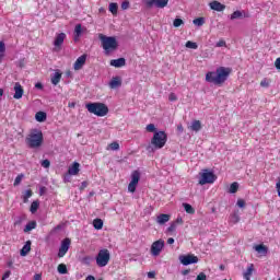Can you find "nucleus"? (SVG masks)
I'll list each match as a JSON object with an SVG mask.
<instances>
[{
	"label": "nucleus",
	"instance_id": "63",
	"mask_svg": "<svg viewBox=\"0 0 280 280\" xmlns=\"http://www.w3.org/2000/svg\"><path fill=\"white\" fill-rule=\"evenodd\" d=\"M85 280H95V277H93V276H88Z\"/></svg>",
	"mask_w": 280,
	"mask_h": 280
},
{
	"label": "nucleus",
	"instance_id": "13",
	"mask_svg": "<svg viewBox=\"0 0 280 280\" xmlns=\"http://www.w3.org/2000/svg\"><path fill=\"white\" fill-rule=\"evenodd\" d=\"M84 65H86V55H82L75 60L73 65L74 71H80Z\"/></svg>",
	"mask_w": 280,
	"mask_h": 280
},
{
	"label": "nucleus",
	"instance_id": "42",
	"mask_svg": "<svg viewBox=\"0 0 280 280\" xmlns=\"http://www.w3.org/2000/svg\"><path fill=\"white\" fill-rule=\"evenodd\" d=\"M38 201H33L31 205V213H36V211H38Z\"/></svg>",
	"mask_w": 280,
	"mask_h": 280
},
{
	"label": "nucleus",
	"instance_id": "45",
	"mask_svg": "<svg viewBox=\"0 0 280 280\" xmlns=\"http://www.w3.org/2000/svg\"><path fill=\"white\" fill-rule=\"evenodd\" d=\"M147 132H156V126H154V124H149L145 127Z\"/></svg>",
	"mask_w": 280,
	"mask_h": 280
},
{
	"label": "nucleus",
	"instance_id": "49",
	"mask_svg": "<svg viewBox=\"0 0 280 280\" xmlns=\"http://www.w3.org/2000/svg\"><path fill=\"white\" fill-rule=\"evenodd\" d=\"M49 165H51V162H49V160L42 161V167H45V170L49 168Z\"/></svg>",
	"mask_w": 280,
	"mask_h": 280
},
{
	"label": "nucleus",
	"instance_id": "3",
	"mask_svg": "<svg viewBox=\"0 0 280 280\" xmlns=\"http://www.w3.org/2000/svg\"><path fill=\"white\" fill-rule=\"evenodd\" d=\"M85 108L96 117H106L108 115V106L104 103H88Z\"/></svg>",
	"mask_w": 280,
	"mask_h": 280
},
{
	"label": "nucleus",
	"instance_id": "44",
	"mask_svg": "<svg viewBox=\"0 0 280 280\" xmlns=\"http://www.w3.org/2000/svg\"><path fill=\"white\" fill-rule=\"evenodd\" d=\"M173 25L174 27H180V25H185V22L182 19H175Z\"/></svg>",
	"mask_w": 280,
	"mask_h": 280
},
{
	"label": "nucleus",
	"instance_id": "53",
	"mask_svg": "<svg viewBox=\"0 0 280 280\" xmlns=\"http://www.w3.org/2000/svg\"><path fill=\"white\" fill-rule=\"evenodd\" d=\"M0 54H5V43L0 42Z\"/></svg>",
	"mask_w": 280,
	"mask_h": 280
},
{
	"label": "nucleus",
	"instance_id": "29",
	"mask_svg": "<svg viewBox=\"0 0 280 280\" xmlns=\"http://www.w3.org/2000/svg\"><path fill=\"white\" fill-rule=\"evenodd\" d=\"M93 226L96 231H101V229L104 228V221H102V219H94Z\"/></svg>",
	"mask_w": 280,
	"mask_h": 280
},
{
	"label": "nucleus",
	"instance_id": "9",
	"mask_svg": "<svg viewBox=\"0 0 280 280\" xmlns=\"http://www.w3.org/2000/svg\"><path fill=\"white\" fill-rule=\"evenodd\" d=\"M139 180H141V173H139V171H133L131 173V180L128 185V191L130 194H135V191H137V185H139Z\"/></svg>",
	"mask_w": 280,
	"mask_h": 280
},
{
	"label": "nucleus",
	"instance_id": "59",
	"mask_svg": "<svg viewBox=\"0 0 280 280\" xmlns=\"http://www.w3.org/2000/svg\"><path fill=\"white\" fill-rule=\"evenodd\" d=\"M275 67L276 69H280V57L276 59Z\"/></svg>",
	"mask_w": 280,
	"mask_h": 280
},
{
	"label": "nucleus",
	"instance_id": "2",
	"mask_svg": "<svg viewBox=\"0 0 280 280\" xmlns=\"http://www.w3.org/2000/svg\"><path fill=\"white\" fill-rule=\"evenodd\" d=\"M98 38L102 43V47L106 55L115 51L117 47H119V44L117 43V38L113 36H106L104 34H98Z\"/></svg>",
	"mask_w": 280,
	"mask_h": 280
},
{
	"label": "nucleus",
	"instance_id": "7",
	"mask_svg": "<svg viewBox=\"0 0 280 280\" xmlns=\"http://www.w3.org/2000/svg\"><path fill=\"white\" fill-rule=\"evenodd\" d=\"M108 261H110V252L108 249H101L96 255V266L98 268H106Z\"/></svg>",
	"mask_w": 280,
	"mask_h": 280
},
{
	"label": "nucleus",
	"instance_id": "43",
	"mask_svg": "<svg viewBox=\"0 0 280 280\" xmlns=\"http://www.w3.org/2000/svg\"><path fill=\"white\" fill-rule=\"evenodd\" d=\"M22 180H23V174L18 175L13 183L14 187H18V185H21Z\"/></svg>",
	"mask_w": 280,
	"mask_h": 280
},
{
	"label": "nucleus",
	"instance_id": "25",
	"mask_svg": "<svg viewBox=\"0 0 280 280\" xmlns=\"http://www.w3.org/2000/svg\"><path fill=\"white\" fill-rule=\"evenodd\" d=\"M80 36H82V24H77L74 27V40L78 43L80 40Z\"/></svg>",
	"mask_w": 280,
	"mask_h": 280
},
{
	"label": "nucleus",
	"instance_id": "57",
	"mask_svg": "<svg viewBox=\"0 0 280 280\" xmlns=\"http://www.w3.org/2000/svg\"><path fill=\"white\" fill-rule=\"evenodd\" d=\"M154 277H156V273L154 271H149L148 272V278L149 279H154Z\"/></svg>",
	"mask_w": 280,
	"mask_h": 280
},
{
	"label": "nucleus",
	"instance_id": "33",
	"mask_svg": "<svg viewBox=\"0 0 280 280\" xmlns=\"http://www.w3.org/2000/svg\"><path fill=\"white\" fill-rule=\"evenodd\" d=\"M270 84H272V80L265 78L260 81V86L262 89H268L270 86Z\"/></svg>",
	"mask_w": 280,
	"mask_h": 280
},
{
	"label": "nucleus",
	"instance_id": "52",
	"mask_svg": "<svg viewBox=\"0 0 280 280\" xmlns=\"http://www.w3.org/2000/svg\"><path fill=\"white\" fill-rule=\"evenodd\" d=\"M88 187H89V182H82L80 186V190L84 191V189H86Z\"/></svg>",
	"mask_w": 280,
	"mask_h": 280
},
{
	"label": "nucleus",
	"instance_id": "48",
	"mask_svg": "<svg viewBox=\"0 0 280 280\" xmlns=\"http://www.w3.org/2000/svg\"><path fill=\"white\" fill-rule=\"evenodd\" d=\"M215 47H226V40L220 39L217 42Z\"/></svg>",
	"mask_w": 280,
	"mask_h": 280
},
{
	"label": "nucleus",
	"instance_id": "26",
	"mask_svg": "<svg viewBox=\"0 0 280 280\" xmlns=\"http://www.w3.org/2000/svg\"><path fill=\"white\" fill-rule=\"evenodd\" d=\"M36 121L43 122L47 120V114L45 112H37L35 114Z\"/></svg>",
	"mask_w": 280,
	"mask_h": 280
},
{
	"label": "nucleus",
	"instance_id": "56",
	"mask_svg": "<svg viewBox=\"0 0 280 280\" xmlns=\"http://www.w3.org/2000/svg\"><path fill=\"white\" fill-rule=\"evenodd\" d=\"M173 223L176 224V226H178V224H183V218L178 217Z\"/></svg>",
	"mask_w": 280,
	"mask_h": 280
},
{
	"label": "nucleus",
	"instance_id": "40",
	"mask_svg": "<svg viewBox=\"0 0 280 280\" xmlns=\"http://www.w3.org/2000/svg\"><path fill=\"white\" fill-rule=\"evenodd\" d=\"M107 150H113V151L119 150V142H112V143L107 147Z\"/></svg>",
	"mask_w": 280,
	"mask_h": 280
},
{
	"label": "nucleus",
	"instance_id": "36",
	"mask_svg": "<svg viewBox=\"0 0 280 280\" xmlns=\"http://www.w3.org/2000/svg\"><path fill=\"white\" fill-rule=\"evenodd\" d=\"M185 46L187 49H198V44L196 42L188 40Z\"/></svg>",
	"mask_w": 280,
	"mask_h": 280
},
{
	"label": "nucleus",
	"instance_id": "1",
	"mask_svg": "<svg viewBox=\"0 0 280 280\" xmlns=\"http://www.w3.org/2000/svg\"><path fill=\"white\" fill-rule=\"evenodd\" d=\"M229 75H231V68L219 67L215 71L206 74V82L220 86V84H224L225 80H229Z\"/></svg>",
	"mask_w": 280,
	"mask_h": 280
},
{
	"label": "nucleus",
	"instance_id": "32",
	"mask_svg": "<svg viewBox=\"0 0 280 280\" xmlns=\"http://www.w3.org/2000/svg\"><path fill=\"white\" fill-rule=\"evenodd\" d=\"M117 10H119V5L116 2L109 3V12H112L114 16L117 15Z\"/></svg>",
	"mask_w": 280,
	"mask_h": 280
},
{
	"label": "nucleus",
	"instance_id": "54",
	"mask_svg": "<svg viewBox=\"0 0 280 280\" xmlns=\"http://www.w3.org/2000/svg\"><path fill=\"white\" fill-rule=\"evenodd\" d=\"M168 100H170V102H176V100H177L176 94L171 93V94L168 95Z\"/></svg>",
	"mask_w": 280,
	"mask_h": 280
},
{
	"label": "nucleus",
	"instance_id": "18",
	"mask_svg": "<svg viewBox=\"0 0 280 280\" xmlns=\"http://www.w3.org/2000/svg\"><path fill=\"white\" fill-rule=\"evenodd\" d=\"M253 272H255V265L248 264L247 269L243 272V278L245 280H250V277H253Z\"/></svg>",
	"mask_w": 280,
	"mask_h": 280
},
{
	"label": "nucleus",
	"instance_id": "31",
	"mask_svg": "<svg viewBox=\"0 0 280 280\" xmlns=\"http://www.w3.org/2000/svg\"><path fill=\"white\" fill-rule=\"evenodd\" d=\"M237 189H240V184H237V182H234L230 185L229 192L237 194Z\"/></svg>",
	"mask_w": 280,
	"mask_h": 280
},
{
	"label": "nucleus",
	"instance_id": "23",
	"mask_svg": "<svg viewBox=\"0 0 280 280\" xmlns=\"http://www.w3.org/2000/svg\"><path fill=\"white\" fill-rule=\"evenodd\" d=\"M202 129V124L200 122V120H194L190 125V130H192V132H200V130Z\"/></svg>",
	"mask_w": 280,
	"mask_h": 280
},
{
	"label": "nucleus",
	"instance_id": "24",
	"mask_svg": "<svg viewBox=\"0 0 280 280\" xmlns=\"http://www.w3.org/2000/svg\"><path fill=\"white\" fill-rule=\"evenodd\" d=\"M170 220V214H159L156 218V223L160 225L166 224Z\"/></svg>",
	"mask_w": 280,
	"mask_h": 280
},
{
	"label": "nucleus",
	"instance_id": "16",
	"mask_svg": "<svg viewBox=\"0 0 280 280\" xmlns=\"http://www.w3.org/2000/svg\"><path fill=\"white\" fill-rule=\"evenodd\" d=\"M211 10H214L215 12H224L226 10V5L218 2V1H212L209 3Z\"/></svg>",
	"mask_w": 280,
	"mask_h": 280
},
{
	"label": "nucleus",
	"instance_id": "11",
	"mask_svg": "<svg viewBox=\"0 0 280 280\" xmlns=\"http://www.w3.org/2000/svg\"><path fill=\"white\" fill-rule=\"evenodd\" d=\"M179 261L183 266H190V264H198V258L194 255H182Z\"/></svg>",
	"mask_w": 280,
	"mask_h": 280
},
{
	"label": "nucleus",
	"instance_id": "27",
	"mask_svg": "<svg viewBox=\"0 0 280 280\" xmlns=\"http://www.w3.org/2000/svg\"><path fill=\"white\" fill-rule=\"evenodd\" d=\"M229 222L230 224H237L240 222V214L237 212L230 214Z\"/></svg>",
	"mask_w": 280,
	"mask_h": 280
},
{
	"label": "nucleus",
	"instance_id": "21",
	"mask_svg": "<svg viewBox=\"0 0 280 280\" xmlns=\"http://www.w3.org/2000/svg\"><path fill=\"white\" fill-rule=\"evenodd\" d=\"M30 250H32V242L27 241L25 245L22 247L20 255L22 257H25L30 253Z\"/></svg>",
	"mask_w": 280,
	"mask_h": 280
},
{
	"label": "nucleus",
	"instance_id": "38",
	"mask_svg": "<svg viewBox=\"0 0 280 280\" xmlns=\"http://www.w3.org/2000/svg\"><path fill=\"white\" fill-rule=\"evenodd\" d=\"M231 21H235V19H242V11H234L231 16Z\"/></svg>",
	"mask_w": 280,
	"mask_h": 280
},
{
	"label": "nucleus",
	"instance_id": "61",
	"mask_svg": "<svg viewBox=\"0 0 280 280\" xmlns=\"http://www.w3.org/2000/svg\"><path fill=\"white\" fill-rule=\"evenodd\" d=\"M43 194H45V187H40L39 189V195L43 196Z\"/></svg>",
	"mask_w": 280,
	"mask_h": 280
},
{
	"label": "nucleus",
	"instance_id": "50",
	"mask_svg": "<svg viewBox=\"0 0 280 280\" xmlns=\"http://www.w3.org/2000/svg\"><path fill=\"white\" fill-rule=\"evenodd\" d=\"M176 223H171V225L168 226V229H167V231H168V233H173V231H176Z\"/></svg>",
	"mask_w": 280,
	"mask_h": 280
},
{
	"label": "nucleus",
	"instance_id": "22",
	"mask_svg": "<svg viewBox=\"0 0 280 280\" xmlns=\"http://www.w3.org/2000/svg\"><path fill=\"white\" fill-rule=\"evenodd\" d=\"M254 250H256L258 255H262V256L268 255V247H266L265 245H256L254 246Z\"/></svg>",
	"mask_w": 280,
	"mask_h": 280
},
{
	"label": "nucleus",
	"instance_id": "28",
	"mask_svg": "<svg viewBox=\"0 0 280 280\" xmlns=\"http://www.w3.org/2000/svg\"><path fill=\"white\" fill-rule=\"evenodd\" d=\"M34 229H36V221H30L24 228V233H30V231H34Z\"/></svg>",
	"mask_w": 280,
	"mask_h": 280
},
{
	"label": "nucleus",
	"instance_id": "12",
	"mask_svg": "<svg viewBox=\"0 0 280 280\" xmlns=\"http://www.w3.org/2000/svg\"><path fill=\"white\" fill-rule=\"evenodd\" d=\"M66 38H67V34H65V33L57 34L55 37V40H54L55 49H60L62 47V44L65 43Z\"/></svg>",
	"mask_w": 280,
	"mask_h": 280
},
{
	"label": "nucleus",
	"instance_id": "19",
	"mask_svg": "<svg viewBox=\"0 0 280 280\" xmlns=\"http://www.w3.org/2000/svg\"><path fill=\"white\" fill-rule=\"evenodd\" d=\"M60 80H62V72L60 70H57L51 77L50 81L54 86H57V84H60Z\"/></svg>",
	"mask_w": 280,
	"mask_h": 280
},
{
	"label": "nucleus",
	"instance_id": "37",
	"mask_svg": "<svg viewBox=\"0 0 280 280\" xmlns=\"http://www.w3.org/2000/svg\"><path fill=\"white\" fill-rule=\"evenodd\" d=\"M57 270L59 275H67V265L60 264Z\"/></svg>",
	"mask_w": 280,
	"mask_h": 280
},
{
	"label": "nucleus",
	"instance_id": "51",
	"mask_svg": "<svg viewBox=\"0 0 280 280\" xmlns=\"http://www.w3.org/2000/svg\"><path fill=\"white\" fill-rule=\"evenodd\" d=\"M196 280H207V275H205V272H200V273L197 276Z\"/></svg>",
	"mask_w": 280,
	"mask_h": 280
},
{
	"label": "nucleus",
	"instance_id": "47",
	"mask_svg": "<svg viewBox=\"0 0 280 280\" xmlns=\"http://www.w3.org/2000/svg\"><path fill=\"white\" fill-rule=\"evenodd\" d=\"M130 8V2L128 0L122 1L121 10H128Z\"/></svg>",
	"mask_w": 280,
	"mask_h": 280
},
{
	"label": "nucleus",
	"instance_id": "35",
	"mask_svg": "<svg viewBox=\"0 0 280 280\" xmlns=\"http://www.w3.org/2000/svg\"><path fill=\"white\" fill-rule=\"evenodd\" d=\"M192 23L197 27H202L205 25V18H197L192 21Z\"/></svg>",
	"mask_w": 280,
	"mask_h": 280
},
{
	"label": "nucleus",
	"instance_id": "20",
	"mask_svg": "<svg viewBox=\"0 0 280 280\" xmlns=\"http://www.w3.org/2000/svg\"><path fill=\"white\" fill-rule=\"evenodd\" d=\"M120 85H121V78H119V77H114L109 81V88H112V89H119Z\"/></svg>",
	"mask_w": 280,
	"mask_h": 280
},
{
	"label": "nucleus",
	"instance_id": "15",
	"mask_svg": "<svg viewBox=\"0 0 280 280\" xmlns=\"http://www.w3.org/2000/svg\"><path fill=\"white\" fill-rule=\"evenodd\" d=\"M23 93H24V90H23V86L21 85V83L16 82L14 84V100H21V97H23Z\"/></svg>",
	"mask_w": 280,
	"mask_h": 280
},
{
	"label": "nucleus",
	"instance_id": "10",
	"mask_svg": "<svg viewBox=\"0 0 280 280\" xmlns=\"http://www.w3.org/2000/svg\"><path fill=\"white\" fill-rule=\"evenodd\" d=\"M71 247V238H65L59 247L58 257H65Z\"/></svg>",
	"mask_w": 280,
	"mask_h": 280
},
{
	"label": "nucleus",
	"instance_id": "6",
	"mask_svg": "<svg viewBox=\"0 0 280 280\" xmlns=\"http://www.w3.org/2000/svg\"><path fill=\"white\" fill-rule=\"evenodd\" d=\"M215 183V174L209 170H202L199 173V185H213Z\"/></svg>",
	"mask_w": 280,
	"mask_h": 280
},
{
	"label": "nucleus",
	"instance_id": "46",
	"mask_svg": "<svg viewBox=\"0 0 280 280\" xmlns=\"http://www.w3.org/2000/svg\"><path fill=\"white\" fill-rule=\"evenodd\" d=\"M236 205L240 209H244V207H246V201H244V199H238Z\"/></svg>",
	"mask_w": 280,
	"mask_h": 280
},
{
	"label": "nucleus",
	"instance_id": "41",
	"mask_svg": "<svg viewBox=\"0 0 280 280\" xmlns=\"http://www.w3.org/2000/svg\"><path fill=\"white\" fill-rule=\"evenodd\" d=\"M30 198H32V190L31 189L24 191V195H23L24 202H27V200H30Z\"/></svg>",
	"mask_w": 280,
	"mask_h": 280
},
{
	"label": "nucleus",
	"instance_id": "39",
	"mask_svg": "<svg viewBox=\"0 0 280 280\" xmlns=\"http://www.w3.org/2000/svg\"><path fill=\"white\" fill-rule=\"evenodd\" d=\"M143 3L147 4V8H156V0H143Z\"/></svg>",
	"mask_w": 280,
	"mask_h": 280
},
{
	"label": "nucleus",
	"instance_id": "30",
	"mask_svg": "<svg viewBox=\"0 0 280 280\" xmlns=\"http://www.w3.org/2000/svg\"><path fill=\"white\" fill-rule=\"evenodd\" d=\"M183 207H184L186 213H189L190 215H194V213H196V210L194 209V207H191V205L183 203Z\"/></svg>",
	"mask_w": 280,
	"mask_h": 280
},
{
	"label": "nucleus",
	"instance_id": "8",
	"mask_svg": "<svg viewBox=\"0 0 280 280\" xmlns=\"http://www.w3.org/2000/svg\"><path fill=\"white\" fill-rule=\"evenodd\" d=\"M163 248H165V241L158 240L153 242L150 249L152 257H159L163 253Z\"/></svg>",
	"mask_w": 280,
	"mask_h": 280
},
{
	"label": "nucleus",
	"instance_id": "64",
	"mask_svg": "<svg viewBox=\"0 0 280 280\" xmlns=\"http://www.w3.org/2000/svg\"><path fill=\"white\" fill-rule=\"evenodd\" d=\"M34 279H35V280H40V275L36 273V275L34 276Z\"/></svg>",
	"mask_w": 280,
	"mask_h": 280
},
{
	"label": "nucleus",
	"instance_id": "14",
	"mask_svg": "<svg viewBox=\"0 0 280 280\" xmlns=\"http://www.w3.org/2000/svg\"><path fill=\"white\" fill-rule=\"evenodd\" d=\"M69 176H78L80 174V163L74 162L68 167Z\"/></svg>",
	"mask_w": 280,
	"mask_h": 280
},
{
	"label": "nucleus",
	"instance_id": "17",
	"mask_svg": "<svg viewBox=\"0 0 280 280\" xmlns=\"http://www.w3.org/2000/svg\"><path fill=\"white\" fill-rule=\"evenodd\" d=\"M110 67H115L116 69H121V67H126V59L125 58H118L110 60Z\"/></svg>",
	"mask_w": 280,
	"mask_h": 280
},
{
	"label": "nucleus",
	"instance_id": "60",
	"mask_svg": "<svg viewBox=\"0 0 280 280\" xmlns=\"http://www.w3.org/2000/svg\"><path fill=\"white\" fill-rule=\"evenodd\" d=\"M184 130L183 125H177V132L183 133Z\"/></svg>",
	"mask_w": 280,
	"mask_h": 280
},
{
	"label": "nucleus",
	"instance_id": "5",
	"mask_svg": "<svg viewBox=\"0 0 280 280\" xmlns=\"http://www.w3.org/2000/svg\"><path fill=\"white\" fill-rule=\"evenodd\" d=\"M26 143L30 148H40L43 145V132L38 130H33L26 138Z\"/></svg>",
	"mask_w": 280,
	"mask_h": 280
},
{
	"label": "nucleus",
	"instance_id": "62",
	"mask_svg": "<svg viewBox=\"0 0 280 280\" xmlns=\"http://www.w3.org/2000/svg\"><path fill=\"white\" fill-rule=\"evenodd\" d=\"M167 244H174V238L170 237V238L167 240Z\"/></svg>",
	"mask_w": 280,
	"mask_h": 280
},
{
	"label": "nucleus",
	"instance_id": "55",
	"mask_svg": "<svg viewBox=\"0 0 280 280\" xmlns=\"http://www.w3.org/2000/svg\"><path fill=\"white\" fill-rule=\"evenodd\" d=\"M10 275H12L11 271H5L4 275L2 276V280L10 279Z\"/></svg>",
	"mask_w": 280,
	"mask_h": 280
},
{
	"label": "nucleus",
	"instance_id": "58",
	"mask_svg": "<svg viewBox=\"0 0 280 280\" xmlns=\"http://www.w3.org/2000/svg\"><path fill=\"white\" fill-rule=\"evenodd\" d=\"M65 183H69L71 180V175L66 174L63 177Z\"/></svg>",
	"mask_w": 280,
	"mask_h": 280
},
{
	"label": "nucleus",
	"instance_id": "4",
	"mask_svg": "<svg viewBox=\"0 0 280 280\" xmlns=\"http://www.w3.org/2000/svg\"><path fill=\"white\" fill-rule=\"evenodd\" d=\"M167 143V133L165 131H155L153 138L151 139V145L155 148V150H161L165 148Z\"/></svg>",
	"mask_w": 280,
	"mask_h": 280
},
{
	"label": "nucleus",
	"instance_id": "34",
	"mask_svg": "<svg viewBox=\"0 0 280 280\" xmlns=\"http://www.w3.org/2000/svg\"><path fill=\"white\" fill-rule=\"evenodd\" d=\"M170 0H155V8H165Z\"/></svg>",
	"mask_w": 280,
	"mask_h": 280
}]
</instances>
